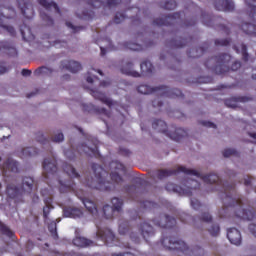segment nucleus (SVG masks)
<instances>
[{
	"label": "nucleus",
	"instance_id": "nucleus-34",
	"mask_svg": "<svg viewBox=\"0 0 256 256\" xmlns=\"http://www.w3.org/2000/svg\"><path fill=\"white\" fill-rule=\"evenodd\" d=\"M65 69L70 71V73H79L83 67L81 66V63L75 60H70L66 62Z\"/></svg>",
	"mask_w": 256,
	"mask_h": 256
},
{
	"label": "nucleus",
	"instance_id": "nucleus-19",
	"mask_svg": "<svg viewBox=\"0 0 256 256\" xmlns=\"http://www.w3.org/2000/svg\"><path fill=\"white\" fill-rule=\"evenodd\" d=\"M214 7L217 11H235V3L231 0H215Z\"/></svg>",
	"mask_w": 256,
	"mask_h": 256
},
{
	"label": "nucleus",
	"instance_id": "nucleus-51",
	"mask_svg": "<svg viewBox=\"0 0 256 256\" xmlns=\"http://www.w3.org/2000/svg\"><path fill=\"white\" fill-rule=\"evenodd\" d=\"M80 19H93L95 17V12L92 10H86L82 14L79 15Z\"/></svg>",
	"mask_w": 256,
	"mask_h": 256
},
{
	"label": "nucleus",
	"instance_id": "nucleus-15",
	"mask_svg": "<svg viewBox=\"0 0 256 256\" xmlns=\"http://www.w3.org/2000/svg\"><path fill=\"white\" fill-rule=\"evenodd\" d=\"M18 7L25 19H33L35 17V10L33 9V4L29 0H17Z\"/></svg>",
	"mask_w": 256,
	"mask_h": 256
},
{
	"label": "nucleus",
	"instance_id": "nucleus-30",
	"mask_svg": "<svg viewBox=\"0 0 256 256\" xmlns=\"http://www.w3.org/2000/svg\"><path fill=\"white\" fill-rule=\"evenodd\" d=\"M39 5H41L42 7H44V9H46V11H51V9H54L55 13H57L58 15H61V9L59 8V5H57V3L51 1H47V0H38Z\"/></svg>",
	"mask_w": 256,
	"mask_h": 256
},
{
	"label": "nucleus",
	"instance_id": "nucleus-43",
	"mask_svg": "<svg viewBox=\"0 0 256 256\" xmlns=\"http://www.w3.org/2000/svg\"><path fill=\"white\" fill-rule=\"evenodd\" d=\"M190 203H191L192 209H194L195 211L205 209V206L201 204V202L197 200V198H191Z\"/></svg>",
	"mask_w": 256,
	"mask_h": 256
},
{
	"label": "nucleus",
	"instance_id": "nucleus-10",
	"mask_svg": "<svg viewBox=\"0 0 256 256\" xmlns=\"http://www.w3.org/2000/svg\"><path fill=\"white\" fill-rule=\"evenodd\" d=\"M111 203H112V207L109 204H106L102 208L105 219H113V215L115 211H117V213H121V210L123 209L122 199L114 197L112 198Z\"/></svg>",
	"mask_w": 256,
	"mask_h": 256
},
{
	"label": "nucleus",
	"instance_id": "nucleus-45",
	"mask_svg": "<svg viewBox=\"0 0 256 256\" xmlns=\"http://www.w3.org/2000/svg\"><path fill=\"white\" fill-rule=\"evenodd\" d=\"M40 17L42 20H44L46 22V25L48 27H53V25H55L53 18H51V16L47 15V13L41 12Z\"/></svg>",
	"mask_w": 256,
	"mask_h": 256
},
{
	"label": "nucleus",
	"instance_id": "nucleus-26",
	"mask_svg": "<svg viewBox=\"0 0 256 256\" xmlns=\"http://www.w3.org/2000/svg\"><path fill=\"white\" fill-rule=\"evenodd\" d=\"M82 203L90 215H93L94 217L95 215H98L99 210L97 209V204L93 202V200H90L89 198H83Z\"/></svg>",
	"mask_w": 256,
	"mask_h": 256
},
{
	"label": "nucleus",
	"instance_id": "nucleus-28",
	"mask_svg": "<svg viewBox=\"0 0 256 256\" xmlns=\"http://www.w3.org/2000/svg\"><path fill=\"white\" fill-rule=\"evenodd\" d=\"M194 227L199 229V225H203V223H211L213 221V217L209 212H203L200 217L194 218Z\"/></svg>",
	"mask_w": 256,
	"mask_h": 256
},
{
	"label": "nucleus",
	"instance_id": "nucleus-17",
	"mask_svg": "<svg viewBox=\"0 0 256 256\" xmlns=\"http://www.w3.org/2000/svg\"><path fill=\"white\" fill-rule=\"evenodd\" d=\"M36 139L38 143H41L42 145H47V143H51V141L53 143H61V141H63L64 139V136L62 132H57L54 134V136H50L49 138H45L43 134H38L36 136Z\"/></svg>",
	"mask_w": 256,
	"mask_h": 256
},
{
	"label": "nucleus",
	"instance_id": "nucleus-49",
	"mask_svg": "<svg viewBox=\"0 0 256 256\" xmlns=\"http://www.w3.org/2000/svg\"><path fill=\"white\" fill-rule=\"evenodd\" d=\"M216 47H228L231 43V39L226 38V39H216L214 41Z\"/></svg>",
	"mask_w": 256,
	"mask_h": 256
},
{
	"label": "nucleus",
	"instance_id": "nucleus-40",
	"mask_svg": "<svg viewBox=\"0 0 256 256\" xmlns=\"http://www.w3.org/2000/svg\"><path fill=\"white\" fill-rule=\"evenodd\" d=\"M0 233L2 235H6V237H9L10 239H13V235H15L7 225H5L3 222L0 221Z\"/></svg>",
	"mask_w": 256,
	"mask_h": 256
},
{
	"label": "nucleus",
	"instance_id": "nucleus-2",
	"mask_svg": "<svg viewBox=\"0 0 256 256\" xmlns=\"http://www.w3.org/2000/svg\"><path fill=\"white\" fill-rule=\"evenodd\" d=\"M206 69H211L216 75H225L229 71H238L241 69V62L235 61L231 64V55L219 54L218 56L212 57L204 63Z\"/></svg>",
	"mask_w": 256,
	"mask_h": 256
},
{
	"label": "nucleus",
	"instance_id": "nucleus-24",
	"mask_svg": "<svg viewBox=\"0 0 256 256\" xmlns=\"http://www.w3.org/2000/svg\"><path fill=\"white\" fill-rule=\"evenodd\" d=\"M249 101V98L245 96H237V97H232L230 99H226L224 101L226 107H230L231 109H237L238 103H245Z\"/></svg>",
	"mask_w": 256,
	"mask_h": 256
},
{
	"label": "nucleus",
	"instance_id": "nucleus-29",
	"mask_svg": "<svg viewBox=\"0 0 256 256\" xmlns=\"http://www.w3.org/2000/svg\"><path fill=\"white\" fill-rule=\"evenodd\" d=\"M123 75H129L130 77H141L139 72L133 70V64L131 62H126L120 69Z\"/></svg>",
	"mask_w": 256,
	"mask_h": 256
},
{
	"label": "nucleus",
	"instance_id": "nucleus-21",
	"mask_svg": "<svg viewBox=\"0 0 256 256\" xmlns=\"http://www.w3.org/2000/svg\"><path fill=\"white\" fill-rule=\"evenodd\" d=\"M77 150L80 153H85V155H89V157H96V159H99L101 157V154L99 153V149L97 146H94V148H91L85 144L78 145Z\"/></svg>",
	"mask_w": 256,
	"mask_h": 256
},
{
	"label": "nucleus",
	"instance_id": "nucleus-62",
	"mask_svg": "<svg viewBox=\"0 0 256 256\" xmlns=\"http://www.w3.org/2000/svg\"><path fill=\"white\" fill-rule=\"evenodd\" d=\"M9 71V67L5 66V62L0 63V75H5Z\"/></svg>",
	"mask_w": 256,
	"mask_h": 256
},
{
	"label": "nucleus",
	"instance_id": "nucleus-46",
	"mask_svg": "<svg viewBox=\"0 0 256 256\" xmlns=\"http://www.w3.org/2000/svg\"><path fill=\"white\" fill-rule=\"evenodd\" d=\"M202 23L206 25V27H213V17L209 14H202Z\"/></svg>",
	"mask_w": 256,
	"mask_h": 256
},
{
	"label": "nucleus",
	"instance_id": "nucleus-13",
	"mask_svg": "<svg viewBox=\"0 0 256 256\" xmlns=\"http://www.w3.org/2000/svg\"><path fill=\"white\" fill-rule=\"evenodd\" d=\"M152 223L156 227H162V229H173L177 225V220L169 215H164L153 219Z\"/></svg>",
	"mask_w": 256,
	"mask_h": 256
},
{
	"label": "nucleus",
	"instance_id": "nucleus-61",
	"mask_svg": "<svg viewBox=\"0 0 256 256\" xmlns=\"http://www.w3.org/2000/svg\"><path fill=\"white\" fill-rule=\"evenodd\" d=\"M130 216L134 221H137V219H141V213L137 211H131Z\"/></svg>",
	"mask_w": 256,
	"mask_h": 256
},
{
	"label": "nucleus",
	"instance_id": "nucleus-31",
	"mask_svg": "<svg viewBox=\"0 0 256 256\" xmlns=\"http://www.w3.org/2000/svg\"><path fill=\"white\" fill-rule=\"evenodd\" d=\"M65 217H70L71 219H78L79 217H83V211L76 207H66Z\"/></svg>",
	"mask_w": 256,
	"mask_h": 256
},
{
	"label": "nucleus",
	"instance_id": "nucleus-35",
	"mask_svg": "<svg viewBox=\"0 0 256 256\" xmlns=\"http://www.w3.org/2000/svg\"><path fill=\"white\" fill-rule=\"evenodd\" d=\"M73 245H75L76 247H89L93 245V241L85 237L77 236L73 239Z\"/></svg>",
	"mask_w": 256,
	"mask_h": 256
},
{
	"label": "nucleus",
	"instance_id": "nucleus-41",
	"mask_svg": "<svg viewBox=\"0 0 256 256\" xmlns=\"http://www.w3.org/2000/svg\"><path fill=\"white\" fill-rule=\"evenodd\" d=\"M126 49H129L130 51H143V45L133 42H126L125 43Z\"/></svg>",
	"mask_w": 256,
	"mask_h": 256
},
{
	"label": "nucleus",
	"instance_id": "nucleus-9",
	"mask_svg": "<svg viewBox=\"0 0 256 256\" xmlns=\"http://www.w3.org/2000/svg\"><path fill=\"white\" fill-rule=\"evenodd\" d=\"M187 185L178 186L173 183H167L165 186L166 191H173L174 193H182L183 195H187L188 197H191L193 195V191H197V189L201 188V183H199L197 180L188 179L186 181Z\"/></svg>",
	"mask_w": 256,
	"mask_h": 256
},
{
	"label": "nucleus",
	"instance_id": "nucleus-63",
	"mask_svg": "<svg viewBox=\"0 0 256 256\" xmlns=\"http://www.w3.org/2000/svg\"><path fill=\"white\" fill-rule=\"evenodd\" d=\"M20 33L22 35V39L24 41H29V39H33V35L30 34L29 38H27V35L25 34V30H23V28H20Z\"/></svg>",
	"mask_w": 256,
	"mask_h": 256
},
{
	"label": "nucleus",
	"instance_id": "nucleus-8",
	"mask_svg": "<svg viewBox=\"0 0 256 256\" xmlns=\"http://www.w3.org/2000/svg\"><path fill=\"white\" fill-rule=\"evenodd\" d=\"M248 7V18L250 22L241 25V29L246 35H254L256 37V0H245Z\"/></svg>",
	"mask_w": 256,
	"mask_h": 256
},
{
	"label": "nucleus",
	"instance_id": "nucleus-5",
	"mask_svg": "<svg viewBox=\"0 0 256 256\" xmlns=\"http://www.w3.org/2000/svg\"><path fill=\"white\" fill-rule=\"evenodd\" d=\"M185 15V12H176L171 15H163L160 18H156L153 21V25L157 27H171V25L181 24L182 27H193V25H197V18H190L189 20H185L181 22V16Z\"/></svg>",
	"mask_w": 256,
	"mask_h": 256
},
{
	"label": "nucleus",
	"instance_id": "nucleus-33",
	"mask_svg": "<svg viewBox=\"0 0 256 256\" xmlns=\"http://www.w3.org/2000/svg\"><path fill=\"white\" fill-rule=\"evenodd\" d=\"M193 41V38H179L178 40H172L170 43V46L174 49H181L182 47H186V45H189Z\"/></svg>",
	"mask_w": 256,
	"mask_h": 256
},
{
	"label": "nucleus",
	"instance_id": "nucleus-38",
	"mask_svg": "<svg viewBox=\"0 0 256 256\" xmlns=\"http://www.w3.org/2000/svg\"><path fill=\"white\" fill-rule=\"evenodd\" d=\"M65 173L70 177L71 179H80L81 175H79V172L73 167L72 165L66 164L65 165Z\"/></svg>",
	"mask_w": 256,
	"mask_h": 256
},
{
	"label": "nucleus",
	"instance_id": "nucleus-3",
	"mask_svg": "<svg viewBox=\"0 0 256 256\" xmlns=\"http://www.w3.org/2000/svg\"><path fill=\"white\" fill-rule=\"evenodd\" d=\"M161 245L167 251H180L184 255L187 256H203L205 255V250L200 246H195L193 248H189L183 240H179L177 236H164L161 239Z\"/></svg>",
	"mask_w": 256,
	"mask_h": 256
},
{
	"label": "nucleus",
	"instance_id": "nucleus-18",
	"mask_svg": "<svg viewBox=\"0 0 256 256\" xmlns=\"http://www.w3.org/2000/svg\"><path fill=\"white\" fill-rule=\"evenodd\" d=\"M90 95L94 97V99H97L98 101H101V103H104V105H107V107H113L117 102L113 101L111 98L107 97L105 93L99 92L95 89L90 90Z\"/></svg>",
	"mask_w": 256,
	"mask_h": 256
},
{
	"label": "nucleus",
	"instance_id": "nucleus-57",
	"mask_svg": "<svg viewBox=\"0 0 256 256\" xmlns=\"http://www.w3.org/2000/svg\"><path fill=\"white\" fill-rule=\"evenodd\" d=\"M65 187H66V191H67V189L69 191H75V182L73 180L66 181Z\"/></svg>",
	"mask_w": 256,
	"mask_h": 256
},
{
	"label": "nucleus",
	"instance_id": "nucleus-4",
	"mask_svg": "<svg viewBox=\"0 0 256 256\" xmlns=\"http://www.w3.org/2000/svg\"><path fill=\"white\" fill-rule=\"evenodd\" d=\"M37 191V184L33 177H24L22 179V187L19 188L15 180L12 183L7 184L6 186V195L8 199H12L14 203H23V194L24 193H33Z\"/></svg>",
	"mask_w": 256,
	"mask_h": 256
},
{
	"label": "nucleus",
	"instance_id": "nucleus-36",
	"mask_svg": "<svg viewBox=\"0 0 256 256\" xmlns=\"http://www.w3.org/2000/svg\"><path fill=\"white\" fill-rule=\"evenodd\" d=\"M140 69L142 72V75H151L155 68L153 67V64L150 61H144L140 64Z\"/></svg>",
	"mask_w": 256,
	"mask_h": 256
},
{
	"label": "nucleus",
	"instance_id": "nucleus-48",
	"mask_svg": "<svg viewBox=\"0 0 256 256\" xmlns=\"http://www.w3.org/2000/svg\"><path fill=\"white\" fill-rule=\"evenodd\" d=\"M141 209H155L157 207V204L155 202H151L148 200L140 202Z\"/></svg>",
	"mask_w": 256,
	"mask_h": 256
},
{
	"label": "nucleus",
	"instance_id": "nucleus-11",
	"mask_svg": "<svg viewBox=\"0 0 256 256\" xmlns=\"http://www.w3.org/2000/svg\"><path fill=\"white\" fill-rule=\"evenodd\" d=\"M57 165V158L55 157L44 159L42 163L44 179H49L50 175L55 176L57 171H59Z\"/></svg>",
	"mask_w": 256,
	"mask_h": 256
},
{
	"label": "nucleus",
	"instance_id": "nucleus-14",
	"mask_svg": "<svg viewBox=\"0 0 256 256\" xmlns=\"http://www.w3.org/2000/svg\"><path fill=\"white\" fill-rule=\"evenodd\" d=\"M86 3L92 9H99L100 7H107L108 9H113V7L121 5L122 0H107L106 3L101 0H86Z\"/></svg>",
	"mask_w": 256,
	"mask_h": 256
},
{
	"label": "nucleus",
	"instance_id": "nucleus-27",
	"mask_svg": "<svg viewBox=\"0 0 256 256\" xmlns=\"http://www.w3.org/2000/svg\"><path fill=\"white\" fill-rule=\"evenodd\" d=\"M208 49H209V43H204L202 46L196 49H191L188 52V57H191L192 59H197L201 57V55H203Z\"/></svg>",
	"mask_w": 256,
	"mask_h": 256
},
{
	"label": "nucleus",
	"instance_id": "nucleus-1",
	"mask_svg": "<svg viewBox=\"0 0 256 256\" xmlns=\"http://www.w3.org/2000/svg\"><path fill=\"white\" fill-rule=\"evenodd\" d=\"M92 170L94 171L95 179L91 180V182H87V186L90 189H96L97 191H112L115 189V185L123 184V177L119 175V172L125 173V165L123 163L115 160L110 163V169L112 172L110 173V179L112 182L105 181V175L107 172L105 169L101 167V165L93 163Z\"/></svg>",
	"mask_w": 256,
	"mask_h": 256
},
{
	"label": "nucleus",
	"instance_id": "nucleus-32",
	"mask_svg": "<svg viewBox=\"0 0 256 256\" xmlns=\"http://www.w3.org/2000/svg\"><path fill=\"white\" fill-rule=\"evenodd\" d=\"M37 155H39V150L35 147L23 148L20 153L21 159H29V157H35Z\"/></svg>",
	"mask_w": 256,
	"mask_h": 256
},
{
	"label": "nucleus",
	"instance_id": "nucleus-20",
	"mask_svg": "<svg viewBox=\"0 0 256 256\" xmlns=\"http://www.w3.org/2000/svg\"><path fill=\"white\" fill-rule=\"evenodd\" d=\"M0 53H5L9 57H17V48L9 42L0 41Z\"/></svg>",
	"mask_w": 256,
	"mask_h": 256
},
{
	"label": "nucleus",
	"instance_id": "nucleus-22",
	"mask_svg": "<svg viewBox=\"0 0 256 256\" xmlns=\"http://www.w3.org/2000/svg\"><path fill=\"white\" fill-rule=\"evenodd\" d=\"M227 239L232 245H241V232L237 228H230L227 231Z\"/></svg>",
	"mask_w": 256,
	"mask_h": 256
},
{
	"label": "nucleus",
	"instance_id": "nucleus-47",
	"mask_svg": "<svg viewBox=\"0 0 256 256\" xmlns=\"http://www.w3.org/2000/svg\"><path fill=\"white\" fill-rule=\"evenodd\" d=\"M208 231L212 237H217L221 233V228L218 224H212Z\"/></svg>",
	"mask_w": 256,
	"mask_h": 256
},
{
	"label": "nucleus",
	"instance_id": "nucleus-52",
	"mask_svg": "<svg viewBox=\"0 0 256 256\" xmlns=\"http://www.w3.org/2000/svg\"><path fill=\"white\" fill-rule=\"evenodd\" d=\"M48 230L51 233L52 237L54 239H57V224L55 222H52L48 225Z\"/></svg>",
	"mask_w": 256,
	"mask_h": 256
},
{
	"label": "nucleus",
	"instance_id": "nucleus-16",
	"mask_svg": "<svg viewBox=\"0 0 256 256\" xmlns=\"http://www.w3.org/2000/svg\"><path fill=\"white\" fill-rule=\"evenodd\" d=\"M131 229L129 221H123L119 224L118 231L120 235H129L130 239L134 241V243H139V237L135 236Z\"/></svg>",
	"mask_w": 256,
	"mask_h": 256
},
{
	"label": "nucleus",
	"instance_id": "nucleus-42",
	"mask_svg": "<svg viewBox=\"0 0 256 256\" xmlns=\"http://www.w3.org/2000/svg\"><path fill=\"white\" fill-rule=\"evenodd\" d=\"M161 7L162 9L173 11V9L177 8V2L175 0H168L164 3V5H161Z\"/></svg>",
	"mask_w": 256,
	"mask_h": 256
},
{
	"label": "nucleus",
	"instance_id": "nucleus-53",
	"mask_svg": "<svg viewBox=\"0 0 256 256\" xmlns=\"http://www.w3.org/2000/svg\"><path fill=\"white\" fill-rule=\"evenodd\" d=\"M126 18L127 16H125V13L118 12L114 17V23H116V25H119V23H123Z\"/></svg>",
	"mask_w": 256,
	"mask_h": 256
},
{
	"label": "nucleus",
	"instance_id": "nucleus-50",
	"mask_svg": "<svg viewBox=\"0 0 256 256\" xmlns=\"http://www.w3.org/2000/svg\"><path fill=\"white\" fill-rule=\"evenodd\" d=\"M223 157H238L239 156V152H237V150L235 149H231V148H227L223 151Z\"/></svg>",
	"mask_w": 256,
	"mask_h": 256
},
{
	"label": "nucleus",
	"instance_id": "nucleus-44",
	"mask_svg": "<svg viewBox=\"0 0 256 256\" xmlns=\"http://www.w3.org/2000/svg\"><path fill=\"white\" fill-rule=\"evenodd\" d=\"M124 191H126V193H128L129 195H137V193H139V188L137 187V185H126L124 187Z\"/></svg>",
	"mask_w": 256,
	"mask_h": 256
},
{
	"label": "nucleus",
	"instance_id": "nucleus-56",
	"mask_svg": "<svg viewBox=\"0 0 256 256\" xmlns=\"http://www.w3.org/2000/svg\"><path fill=\"white\" fill-rule=\"evenodd\" d=\"M50 47H55V49H61L65 47V41L55 40L54 42L50 43Z\"/></svg>",
	"mask_w": 256,
	"mask_h": 256
},
{
	"label": "nucleus",
	"instance_id": "nucleus-55",
	"mask_svg": "<svg viewBox=\"0 0 256 256\" xmlns=\"http://www.w3.org/2000/svg\"><path fill=\"white\" fill-rule=\"evenodd\" d=\"M66 27H68V29H71L72 33H79V31H83L82 26H74L70 22H66Z\"/></svg>",
	"mask_w": 256,
	"mask_h": 256
},
{
	"label": "nucleus",
	"instance_id": "nucleus-6",
	"mask_svg": "<svg viewBox=\"0 0 256 256\" xmlns=\"http://www.w3.org/2000/svg\"><path fill=\"white\" fill-rule=\"evenodd\" d=\"M138 93L142 95H151L157 93L159 97H169L170 99H176V97H184L183 92L177 88H169L167 86H158L151 88V86L142 84L137 88Z\"/></svg>",
	"mask_w": 256,
	"mask_h": 256
},
{
	"label": "nucleus",
	"instance_id": "nucleus-58",
	"mask_svg": "<svg viewBox=\"0 0 256 256\" xmlns=\"http://www.w3.org/2000/svg\"><path fill=\"white\" fill-rule=\"evenodd\" d=\"M200 124H202L203 127H208V128H212V129H217V125H215V123H213V122L201 121Z\"/></svg>",
	"mask_w": 256,
	"mask_h": 256
},
{
	"label": "nucleus",
	"instance_id": "nucleus-39",
	"mask_svg": "<svg viewBox=\"0 0 256 256\" xmlns=\"http://www.w3.org/2000/svg\"><path fill=\"white\" fill-rule=\"evenodd\" d=\"M44 202L45 207L43 208V217L45 221H47V219H49V213H51V209H53V206L51 205V203H53V200L51 198H46Z\"/></svg>",
	"mask_w": 256,
	"mask_h": 256
},
{
	"label": "nucleus",
	"instance_id": "nucleus-7",
	"mask_svg": "<svg viewBox=\"0 0 256 256\" xmlns=\"http://www.w3.org/2000/svg\"><path fill=\"white\" fill-rule=\"evenodd\" d=\"M152 127L159 133H164L173 141H181V139L187 137V130L183 128H176L174 132H171L169 131V129H167V123L160 119L154 120L152 123Z\"/></svg>",
	"mask_w": 256,
	"mask_h": 256
},
{
	"label": "nucleus",
	"instance_id": "nucleus-25",
	"mask_svg": "<svg viewBox=\"0 0 256 256\" xmlns=\"http://www.w3.org/2000/svg\"><path fill=\"white\" fill-rule=\"evenodd\" d=\"M3 170L5 173H7V171L10 173H19V162L8 158L3 164Z\"/></svg>",
	"mask_w": 256,
	"mask_h": 256
},
{
	"label": "nucleus",
	"instance_id": "nucleus-37",
	"mask_svg": "<svg viewBox=\"0 0 256 256\" xmlns=\"http://www.w3.org/2000/svg\"><path fill=\"white\" fill-rule=\"evenodd\" d=\"M34 75L35 77H39L40 75H44V77H51V75H53V69L42 66L34 71Z\"/></svg>",
	"mask_w": 256,
	"mask_h": 256
},
{
	"label": "nucleus",
	"instance_id": "nucleus-12",
	"mask_svg": "<svg viewBox=\"0 0 256 256\" xmlns=\"http://www.w3.org/2000/svg\"><path fill=\"white\" fill-rule=\"evenodd\" d=\"M98 239H101L105 245H117L119 239L115 236V233L109 228L98 229L96 233Z\"/></svg>",
	"mask_w": 256,
	"mask_h": 256
},
{
	"label": "nucleus",
	"instance_id": "nucleus-59",
	"mask_svg": "<svg viewBox=\"0 0 256 256\" xmlns=\"http://www.w3.org/2000/svg\"><path fill=\"white\" fill-rule=\"evenodd\" d=\"M119 153H120V155H123L124 157H129V155H131L130 150L127 148H123V147L119 148Z\"/></svg>",
	"mask_w": 256,
	"mask_h": 256
},
{
	"label": "nucleus",
	"instance_id": "nucleus-23",
	"mask_svg": "<svg viewBox=\"0 0 256 256\" xmlns=\"http://www.w3.org/2000/svg\"><path fill=\"white\" fill-rule=\"evenodd\" d=\"M139 231L143 237L147 241L149 237H153L155 235V230L153 229V226L149 224V222H144L140 225Z\"/></svg>",
	"mask_w": 256,
	"mask_h": 256
},
{
	"label": "nucleus",
	"instance_id": "nucleus-60",
	"mask_svg": "<svg viewBox=\"0 0 256 256\" xmlns=\"http://www.w3.org/2000/svg\"><path fill=\"white\" fill-rule=\"evenodd\" d=\"M98 113L100 115H104L105 117H108V118L111 117V112L105 108L98 109Z\"/></svg>",
	"mask_w": 256,
	"mask_h": 256
},
{
	"label": "nucleus",
	"instance_id": "nucleus-54",
	"mask_svg": "<svg viewBox=\"0 0 256 256\" xmlns=\"http://www.w3.org/2000/svg\"><path fill=\"white\" fill-rule=\"evenodd\" d=\"M241 54H242V59L243 61L247 62L249 61V53L247 52V45L241 44Z\"/></svg>",
	"mask_w": 256,
	"mask_h": 256
},
{
	"label": "nucleus",
	"instance_id": "nucleus-64",
	"mask_svg": "<svg viewBox=\"0 0 256 256\" xmlns=\"http://www.w3.org/2000/svg\"><path fill=\"white\" fill-rule=\"evenodd\" d=\"M153 107H163V102L159 99H155L152 101Z\"/></svg>",
	"mask_w": 256,
	"mask_h": 256
}]
</instances>
